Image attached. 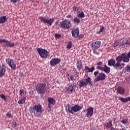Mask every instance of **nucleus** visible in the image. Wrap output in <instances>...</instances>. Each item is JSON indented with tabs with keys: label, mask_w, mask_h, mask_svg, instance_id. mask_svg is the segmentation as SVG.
<instances>
[{
	"label": "nucleus",
	"mask_w": 130,
	"mask_h": 130,
	"mask_svg": "<svg viewBox=\"0 0 130 130\" xmlns=\"http://www.w3.org/2000/svg\"><path fill=\"white\" fill-rule=\"evenodd\" d=\"M121 122L125 125V124H127V123H128V118H127V117H123L121 118Z\"/></svg>",
	"instance_id": "bb28decb"
},
{
	"label": "nucleus",
	"mask_w": 130,
	"mask_h": 130,
	"mask_svg": "<svg viewBox=\"0 0 130 130\" xmlns=\"http://www.w3.org/2000/svg\"><path fill=\"white\" fill-rule=\"evenodd\" d=\"M123 60V58H122V56H118V57H117L116 58V60L117 61V62H119L120 63V62H121V61H122Z\"/></svg>",
	"instance_id": "f704fd0d"
},
{
	"label": "nucleus",
	"mask_w": 130,
	"mask_h": 130,
	"mask_svg": "<svg viewBox=\"0 0 130 130\" xmlns=\"http://www.w3.org/2000/svg\"><path fill=\"white\" fill-rule=\"evenodd\" d=\"M71 33L72 34V37H74V38H78V36H79V34H80V28L77 27L74 29L72 30Z\"/></svg>",
	"instance_id": "f3484780"
},
{
	"label": "nucleus",
	"mask_w": 130,
	"mask_h": 130,
	"mask_svg": "<svg viewBox=\"0 0 130 130\" xmlns=\"http://www.w3.org/2000/svg\"><path fill=\"white\" fill-rule=\"evenodd\" d=\"M117 92L119 94H121V95H124L125 89H124V88L120 86L117 88Z\"/></svg>",
	"instance_id": "4be33fe9"
},
{
	"label": "nucleus",
	"mask_w": 130,
	"mask_h": 130,
	"mask_svg": "<svg viewBox=\"0 0 130 130\" xmlns=\"http://www.w3.org/2000/svg\"><path fill=\"white\" fill-rule=\"evenodd\" d=\"M121 55L122 56L123 62H128L129 61V58H130V51L127 54H126V53H123L121 54Z\"/></svg>",
	"instance_id": "4468645a"
},
{
	"label": "nucleus",
	"mask_w": 130,
	"mask_h": 130,
	"mask_svg": "<svg viewBox=\"0 0 130 130\" xmlns=\"http://www.w3.org/2000/svg\"><path fill=\"white\" fill-rule=\"evenodd\" d=\"M111 130H116V129H115V128H114V127H113L112 126V127H111Z\"/></svg>",
	"instance_id": "864d4df0"
},
{
	"label": "nucleus",
	"mask_w": 130,
	"mask_h": 130,
	"mask_svg": "<svg viewBox=\"0 0 130 130\" xmlns=\"http://www.w3.org/2000/svg\"><path fill=\"white\" fill-rule=\"evenodd\" d=\"M77 17L80 18H85V14L83 12H81V13L78 14Z\"/></svg>",
	"instance_id": "e433bc0d"
},
{
	"label": "nucleus",
	"mask_w": 130,
	"mask_h": 130,
	"mask_svg": "<svg viewBox=\"0 0 130 130\" xmlns=\"http://www.w3.org/2000/svg\"><path fill=\"white\" fill-rule=\"evenodd\" d=\"M125 73H130V65L129 64L127 65L122 70V74H125Z\"/></svg>",
	"instance_id": "b1692460"
},
{
	"label": "nucleus",
	"mask_w": 130,
	"mask_h": 130,
	"mask_svg": "<svg viewBox=\"0 0 130 130\" xmlns=\"http://www.w3.org/2000/svg\"><path fill=\"white\" fill-rule=\"evenodd\" d=\"M37 51L42 58H47V56H48L49 54V52H48L46 49L41 48H37Z\"/></svg>",
	"instance_id": "0eeeda50"
},
{
	"label": "nucleus",
	"mask_w": 130,
	"mask_h": 130,
	"mask_svg": "<svg viewBox=\"0 0 130 130\" xmlns=\"http://www.w3.org/2000/svg\"><path fill=\"white\" fill-rule=\"evenodd\" d=\"M115 120H116V118H113V121L114 123H115Z\"/></svg>",
	"instance_id": "603ef678"
},
{
	"label": "nucleus",
	"mask_w": 130,
	"mask_h": 130,
	"mask_svg": "<svg viewBox=\"0 0 130 130\" xmlns=\"http://www.w3.org/2000/svg\"><path fill=\"white\" fill-rule=\"evenodd\" d=\"M66 18H67V19H72V15H68Z\"/></svg>",
	"instance_id": "8fccbe9b"
},
{
	"label": "nucleus",
	"mask_w": 130,
	"mask_h": 130,
	"mask_svg": "<svg viewBox=\"0 0 130 130\" xmlns=\"http://www.w3.org/2000/svg\"><path fill=\"white\" fill-rule=\"evenodd\" d=\"M25 102H26V96H24L22 99H20L19 100L18 102V104L20 105L24 104V103H25Z\"/></svg>",
	"instance_id": "7c9ffc66"
},
{
	"label": "nucleus",
	"mask_w": 130,
	"mask_h": 130,
	"mask_svg": "<svg viewBox=\"0 0 130 130\" xmlns=\"http://www.w3.org/2000/svg\"><path fill=\"white\" fill-rule=\"evenodd\" d=\"M59 26L64 30H69V29H71L73 27V24H72L70 19H64L60 22Z\"/></svg>",
	"instance_id": "7ed1b4c3"
},
{
	"label": "nucleus",
	"mask_w": 130,
	"mask_h": 130,
	"mask_svg": "<svg viewBox=\"0 0 130 130\" xmlns=\"http://www.w3.org/2000/svg\"><path fill=\"white\" fill-rule=\"evenodd\" d=\"M113 125L112 121H110L106 125V128H110Z\"/></svg>",
	"instance_id": "c9c22d12"
},
{
	"label": "nucleus",
	"mask_w": 130,
	"mask_h": 130,
	"mask_svg": "<svg viewBox=\"0 0 130 130\" xmlns=\"http://www.w3.org/2000/svg\"><path fill=\"white\" fill-rule=\"evenodd\" d=\"M7 21H8V19H7V16H4L0 17V24H5V23H6Z\"/></svg>",
	"instance_id": "c85d7f7f"
},
{
	"label": "nucleus",
	"mask_w": 130,
	"mask_h": 130,
	"mask_svg": "<svg viewBox=\"0 0 130 130\" xmlns=\"http://www.w3.org/2000/svg\"><path fill=\"white\" fill-rule=\"evenodd\" d=\"M83 109V105L80 106L79 105H75L72 107L68 105V110H67V112H70L71 114H74V112H79L80 110Z\"/></svg>",
	"instance_id": "39448f33"
},
{
	"label": "nucleus",
	"mask_w": 130,
	"mask_h": 130,
	"mask_svg": "<svg viewBox=\"0 0 130 130\" xmlns=\"http://www.w3.org/2000/svg\"><path fill=\"white\" fill-rule=\"evenodd\" d=\"M73 12L76 13V12H78V11H79V7L74 6L73 7Z\"/></svg>",
	"instance_id": "ea45409f"
},
{
	"label": "nucleus",
	"mask_w": 130,
	"mask_h": 130,
	"mask_svg": "<svg viewBox=\"0 0 130 130\" xmlns=\"http://www.w3.org/2000/svg\"><path fill=\"white\" fill-rule=\"evenodd\" d=\"M113 67L114 68V70H116V71H121V70L122 69L121 64L118 62L115 63L114 67Z\"/></svg>",
	"instance_id": "aec40b11"
},
{
	"label": "nucleus",
	"mask_w": 130,
	"mask_h": 130,
	"mask_svg": "<svg viewBox=\"0 0 130 130\" xmlns=\"http://www.w3.org/2000/svg\"><path fill=\"white\" fill-rule=\"evenodd\" d=\"M96 70L104 72L106 74H109V73H110V67H108L106 64L104 65V67H102V66H103V62L99 61L96 63Z\"/></svg>",
	"instance_id": "20e7f679"
},
{
	"label": "nucleus",
	"mask_w": 130,
	"mask_h": 130,
	"mask_svg": "<svg viewBox=\"0 0 130 130\" xmlns=\"http://www.w3.org/2000/svg\"><path fill=\"white\" fill-rule=\"evenodd\" d=\"M118 45H119V42L118 41H115L114 43V47H117V46H118Z\"/></svg>",
	"instance_id": "79ce46f5"
},
{
	"label": "nucleus",
	"mask_w": 130,
	"mask_h": 130,
	"mask_svg": "<svg viewBox=\"0 0 130 130\" xmlns=\"http://www.w3.org/2000/svg\"><path fill=\"white\" fill-rule=\"evenodd\" d=\"M62 71L64 73H66L67 72V68H63Z\"/></svg>",
	"instance_id": "3c124183"
},
{
	"label": "nucleus",
	"mask_w": 130,
	"mask_h": 130,
	"mask_svg": "<svg viewBox=\"0 0 130 130\" xmlns=\"http://www.w3.org/2000/svg\"><path fill=\"white\" fill-rule=\"evenodd\" d=\"M0 43H6V44H4L5 47H14L15 46V43H12L6 39H0Z\"/></svg>",
	"instance_id": "f8f14e48"
},
{
	"label": "nucleus",
	"mask_w": 130,
	"mask_h": 130,
	"mask_svg": "<svg viewBox=\"0 0 130 130\" xmlns=\"http://www.w3.org/2000/svg\"><path fill=\"white\" fill-rule=\"evenodd\" d=\"M100 30L96 32V34H101V33L104 32V26H103V25H100Z\"/></svg>",
	"instance_id": "72a5a7b5"
},
{
	"label": "nucleus",
	"mask_w": 130,
	"mask_h": 130,
	"mask_svg": "<svg viewBox=\"0 0 130 130\" xmlns=\"http://www.w3.org/2000/svg\"><path fill=\"white\" fill-rule=\"evenodd\" d=\"M0 96L3 99H4L5 100L7 99V98L6 97V95H5V94H2Z\"/></svg>",
	"instance_id": "a18cd8bd"
},
{
	"label": "nucleus",
	"mask_w": 130,
	"mask_h": 130,
	"mask_svg": "<svg viewBox=\"0 0 130 130\" xmlns=\"http://www.w3.org/2000/svg\"><path fill=\"white\" fill-rule=\"evenodd\" d=\"M60 37H61V35L59 34H56L55 35V38H56V39H59Z\"/></svg>",
	"instance_id": "a19ab883"
},
{
	"label": "nucleus",
	"mask_w": 130,
	"mask_h": 130,
	"mask_svg": "<svg viewBox=\"0 0 130 130\" xmlns=\"http://www.w3.org/2000/svg\"><path fill=\"white\" fill-rule=\"evenodd\" d=\"M29 111L34 115L35 117L39 118V117H42L43 109L42 108V106L40 104L35 105L33 106H30L29 108Z\"/></svg>",
	"instance_id": "f257e3e1"
},
{
	"label": "nucleus",
	"mask_w": 130,
	"mask_h": 130,
	"mask_svg": "<svg viewBox=\"0 0 130 130\" xmlns=\"http://www.w3.org/2000/svg\"><path fill=\"white\" fill-rule=\"evenodd\" d=\"M118 100L121 101V102H123V103H126V102H128V101H130V96L128 98H123L119 96Z\"/></svg>",
	"instance_id": "5701e85b"
},
{
	"label": "nucleus",
	"mask_w": 130,
	"mask_h": 130,
	"mask_svg": "<svg viewBox=\"0 0 130 130\" xmlns=\"http://www.w3.org/2000/svg\"><path fill=\"white\" fill-rule=\"evenodd\" d=\"M12 126L13 128L17 129V126H18V123L17 122H14L12 123Z\"/></svg>",
	"instance_id": "58836bf2"
},
{
	"label": "nucleus",
	"mask_w": 130,
	"mask_h": 130,
	"mask_svg": "<svg viewBox=\"0 0 130 130\" xmlns=\"http://www.w3.org/2000/svg\"><path fill=\"white\" fill-rule=\"evenodd\" d=\"M40 20L41 22H43L44 24H46V25H49L52 26L53 22H54V18L47 19L43 16H41L39 17Z\"/></svg>",
	"instance_id": "1a4fd4ad"
},
{
	"label": "nucleus",
	"mask_w": 130,
	"mask_h": 130,
	"mask_svg": "<svg viewBox=\"0 0 130 130\" xmlns=\"http://www.w3.org/2000/svg\"><path fill=\"white\" fill-rule=\"evenodd\" d=\"M6 116H7L8 117H9V118H11V117H13L12 116V115H11V113H8L7 114Z\"/></svg>",
	"instance_id": "49530a36"
},
{
	"label": "nucleus",
	"mask_w": 130,
	"mask_h": 130,
	"mask_svg": "<svg viewBox=\"0 0 130 130\" xmlns=\"http://www.w3.org/2000/svg\"><path fill=\"white\" fill-rule=\"evenodd\" d=\"M84 112H86V116L88 118H91L94 115V108L92 107L86 109L84 111Z\"/></svg>",
	"instance_id": "9b49d317"
},
{
	"label": "nucleus",
	"mask_w": 130,
	"mask_h": 130,
	"mask_svg": "<svg viewBox=\"0 0 130 130\" xmlns=\"http://www.w3.org/2000/svg\"><path fill=\"white\" fill-rule=\"evenodd\" d=\"M121 64V66H123V67H124L125 66V64L124 63H122Z\"/></svg>",
	"instance_id": "5fc2aeb1"
},
{
	"label": "nucleus",
	"mask_w": 130,
	"mask_h": 130,
	"mask_svg": "<svg viewBox=\"0 0 130 130\" xmlns=\"http://www.w3.org/2000/svg\"><path fill=\"white\" fill-rule=\"evenodd\" d=\"M95 70V67L92 66L91 68H89L88 66L84 67V71L85 73H93Z\"/></svg>",
	"instance_id": "6ab92c4d"
},
{
	"label": "nucleus",
	"mask_w": 130,
	"mask_h": 130,
	"mask_svg": "<svg viewBox=\"0 0 130 130\" xmlns=\"http://www.w3.org/2000/svg\"><path fill=\"white\" fill-rule=\"evenodd\" d=\"M79 87L82 88V87H87L88 84L92 85V81H91V77H88L85 79H82L79 80Z\"/></svg>",
	"instance_id": "423d86ee"
},
{
	"label": "nucleus",
	"mask_w": 130,
	"mask_h": 130,
	"mask_svg": "<svg viewBox=\"0 0 130 130\" xmlns=\"http://www.w3.org/2000/svg\"><path fill=\"white\" fill-rule=\"evenodd\" d=\"M76 66H77V69L79 71H81V70H82L83 68V63L81 60L80 61L78 60L76 63Z\"/></svg>",
	"instance_id": "393cba45"
},
{
	"label": "nucleus",
	"mask_w": 130,
	"mask_h": 130,
	"mask_svg": "<svg viewBox=\"0 0 130 130\" xmlns=\"http://www.w3.org/2000/svg\"><path fill=\"white\" fill-rule=\"evenodd\" d=\"M5 74H6V68H2L0 69V77H4Z\"/></svg>",
	"instance_id": "c756f323"
},
{
	"label": "nucleus",
	"mask_w": 130,
	"mask_h": 130,
	"mask_svg": "<svg viewBox=\"0 0 130 130\" xmlns=\"http://www.w3.org/2000/svg\"><path fill=\"white\" fill-rule=\"evenodd\" d=\"M106 78V75L103 73H99V75L93 81V83H96V82H99V81H104Z\"/></svg>",
	"instance_id": "ddd939ff"
},
{
	"label": "nucleus",
	"mask_w": 130,
	"mask_h": 130,
	"mask_svg": "<svg viewBox=\"0 0 130 130\" xmlns=\"http://www.w3.org/2000/svg\"><path fill=\"white\" fill-rule=\"evenodd\" d=\"M73 23L75 25H79L81 23V19L78 17H75L73 19Z\"/></svg>",
	"instance_id": "a878e982"
},
{
	"label": "nucleus",
	"mask_w": 130,
	"mask_h": 130,
	"mask_svg": "<svg viewBox=\"0 0 130 130\" xmlns=\"http://www.w3.org/2000/svg\"><path fill=\"white\" fill-rule=\"evenodd\" d=\"M74 87H75V83L66 87L65 92L67 94H72L73 92H75V89L74 88Z\"/></svg>",
	"instance_id": "dca6fc26"
},
{
	"label": "nucleus",
	"mask_w": 130,
	"mask_h": 130,
	"mask_svg": "<svg viewBox=\"0 0 130 130\" xmlns=\"http://www.w3.org/2000/svg\"><path fill=\"white\" fill-rule=\"evenodd\" d=\"M59 62H60V59L58 58H52L50 61V66H51V67H55V66L58 64Z\"/></svg>",
	"instance_id": "2eb2a0df"
},
{
	"label": "nucleus",
	"mask_w": 130,
	"mask_h": 130,
	"mask_svg": "<svg viewBox=\"0 0 130 130\" xmlns=\"http://www.w3.org/2000/svg\"><path fill=\"white\" fill-rule=\"evenodd\" d=\"M47 101L48 102V107L50 109L51 108L52 105H54L56 102L55 100L53 98H49Z\"/></svg>",
	"instance_id": "a211bd4d"
},
{
	"label": "nucleus",
	"mask_w": 130,
	"mask_h": 130,
	"mask_svg": "<svg viewBox=\"0 0 130 130\" xmlns=\"http://www.w3.org/2000/svg\"><path fill=\"white\" fill-rule=\"evenodd\" d=\"M115 62V59H111L108 61V66L109 67H114Z\"/></svg>",
	"instance_id": "cd10ccee"
},
{
	"label": "nucleus",
	"mask_w": 130,
	"mask_h": 130,
	"mask_svg": "<svg viewBox=\"0 0 130 130\" xmlns=\"http://www.w3.org/2000/svg\"><path fill=\"white\" fill-rule=\"evenodd\" d=\"M98 74H99V71H96L94 72V75L95 76V77H97V75H98Z\"/></svg>",
	"instance_id": "09e8293b"
},
{
	"label": "nucleus",
	"mask_w": 130,
	"mask_h": 130,
	"mask_svg": "<svg viewBox=\"0 0 130 130\" xmlns=\"http://www.w3.org/2000/svg\"><path fill=\"white\" fill-rule=\"evenodd\" d=\"M11 3H13V4H16V3H19L20 0H10Z\"/></svg>",
	"instance_id": "37998d69"
},
{
	"label": "nucleus",
	"mask_w": 130,
	"mask_h": 130,
	"mask_svg": "<svg viewBox=\"0 0 130 130\" xmlns=\"http://www.w3.org/2000/svg\"><path fill=\"white\" fill-rule=\"evenodd\" d=\"M101 43H102L100 41H96L90 44V47L91 48L92 50H93L94 54H96L97 49H98V48H100Z\"/></svg>",
	"instance_id": "6e6552de"
},
{
	"label": "nucleus",
	"mask_w": 130,
	"mask_h": 130,
	"mask_svg": "<svg viewBox=\"0 0 130 130\" xmlns=\"http://www.w3.org/2000/svg\"><path fill=\"white\" fill-rule=\"evenodd\" d=\"M19 95L21 97H26V92H25V90L24 89H20L19 90Z\"/></svg>",
	"instance_id": "473e14b6"
},
{
	"label": "nucleus",
	"mask_w": 130,
	"mask_h": 130,
	"mask_svg": "<svg viewBox=\"0 0 130 130\" xmlns=\"http://www.w3.org/2000/svg\"><path fill=\"white\" fill-rule=\"evenodd\" d=\"M66 77L68 78V81H74L75 80V76L70 75L69 74L66 75Z\"/></svg>",
	"instance_id": "2f4dec72"
},
{
	"label": "nucleus",
	"mask_w": 130,
	"mask_h": 130,
	"mask_svg": "<svg viewBox=\"0 0 130 130\" xmlns=\"http://www.w3.org/2000/svg\"><path fill=\"white\" fill-rule=\"evenodd\" d=\"M130 43L129 42H128V40H123L121 44V46L122 48H125V47H127L128 46H129Z\"/></svg>",
	"instance_id": "412c9836"
},
{
	"label": "nucleus",
	"mask_w": 130,
	"mask_h": 130,
	"mask_svg": "<svg viewBox=\"0 0 130 130\" xmlns=\"http://www.w3.org/2000/svg\"><path fill=\"white\" fill-rule=\"evenodd\" d=\"M72 46H73V43L72 42H69L67 47L68 49H71L72 48Z\"/></svg>",
	"instance_id": "4c0bfd02"
},
{
	"label": "nucleus",
	"mask_w": 130,
	"mask_h": 130,
	"mask_svg": "<svg viewBox=\"0 0 130 130\" xmlns=\"http://www.w3.org/2000/svg\"><path fill=\"white\" fill-rule=\"evenodd\" d=\"M6 61L8 64L9 68H11V70L15 71L16 69V61L13 59L10 58H7Z\"/></svg>",
	"instance_id": "9d476101"
},
{
	"label": "nucleus",
	"mask_w": 130,
	"mask_h": 130,
	"mask_svg": "<svg viewBox=\"0 0 130 130\" xmlns=\"http://www.w3.org/2000/svg\"><path fill=\"white\" fill-rule=\"evenodd\" d=\"M36 89L40 95H44L47 92V86L45 82L38 83L36 86Z\"/></svg>",
	"instance_id": "f03ea898"
},
{
	"label": "nucleus",
	"mask_w": 130,
	"mask_h": 130,
	"mask_svg": "<svg viewBox=\"0 0 130 130\" xmlns=\"http://www.w3.org/2000/svg\"><path fill=\"white\" fill-rule=\"evenodd\" d=\"M120 130H127V129H126V128L125 127V126L122 125L121 126Z\"/></svg>",
	"instance_id": "de8ad7c7"
},
{
	"label": "nucleus",
	"mask_w": 130,
	"mask_h": 130,
	"mask_svg": "<svg viewBox=\"0 0 130 130\" xmlns=\"http://www.w3.org/2000/svg\"><path fill=\"white\" fill-rule=\"evenodd\" d=\"M2 7V2H0V8Z\"/></svg>",
	"instance_id": "6e6d98bb"
},
{
	"label": "nucleus",
	"mask_w": 130,
	"mask_h": 130,
	"mask_svg": "<svg viewBox=\"0 0 130 130\" xmlns=\"http://www.w3.org/2000/svg\"><path fill=\"white\" fill-rule=\"evenodd\" d=\"M78 38L79 39H82V38H84V35H83V34L78 35Z\"/></svg>",
	"instance_id": "c03bdc74"
}]
</instances>
